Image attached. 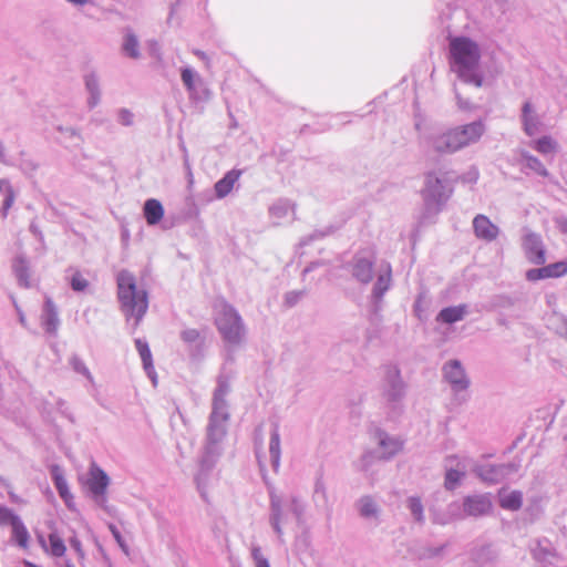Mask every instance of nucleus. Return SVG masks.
I'll return each instance as SVG.
<instances>
[{"instance_id": "obj_1", "label": "nucleus", "mask_w": 567, "mask_h": 567, "mask_svg": "<svg viewBox=\"0 0 567 567\" xmlns=\"http://www.w3.org/2000/svg\"><path fill=\"white\" fill-rule=\"evenodd\" d=\"M229 391V380L220 375L213 394L212 412L206 429V440L198 461V471L195 475L197 488L205 499L207 497L210 473L223 453V442L227 434L229 412L226 396Z\"/></svg>"}, {"instance_id": "obj_2", "label": "nucleus", "mask_w": 567, "mask_h": 567, "mask_svg": "<svg viewBox=\"0 0 567 567\" xmlns=\"http://www.w3.org/2000/svg\"><path fill=\"white\" fill-rule=\"evenodd\" d=\"M486 131L485 123L477 120L453 127H437L421 137V144L437 155H451L476 144Z\"/></svg>"}, {"instance_id": "obj_3", "label": "nucleus", "mask_w": 567, "mask_h": 567, "mask_svg": "<svg viewBox=\"0 0 567 567\" xmlns=\"http://www.w3.org/2000/svg\"><path fill=\"white\" fill-rule=\"evenodd\" d=\"M351 278L360 285H369L373 276L377 280L371 290V300L374 305L382 301L386 291L392 286V268L388 262H381L375 267V257L369 251L357 252L346 265Z\"/></svg>"}, {"instance_id": "obj_4", "label": "nucleus", "mask_w": 567, "mask_h": 567, "mask_svg": "<svg viewBox=\"0 0 567 567\" xmlns=\"http://www.w3.org/2000/svg\"><path fill=\"white\" fill-rule=\"evenodd\" d=\"M480 45L467 37H454L449 42V61L452 72L467 84L481 87L484 83L480 70Z\"/></svg>"}, {"instance_id": "obj_5", "label": "nucleus", "mask_w": 567, "mask_h": 567, "mask_svg": "<svg viewBox=\"0 0 567 567\" xmlns=\"http://www.w3.org/2000/svg\"><path fill=\"white\" fill-rule=\"evenodd\" d=\"M117 297L126 321H133L136 329L148 309V296L145 289L138 288L135 277L127 270L116 276Z\"/></svg>"}, {"instance_id": "obj_6", "label": "nucleus", "mask_w": 567, "mask_h": 567, "mask_svg": "<svg viewBox=\"0 0 567 567\" xmlns=\"http://www.w3.org/2000/svg\"><path fill=\"white\" fill-rule=\"evenodd\" d=\"M305 513L306 504L299 496L278 494L274 489L269 492V524L279 543L282 544L285 542L284 527L288 524L290 516H293L298 523H301Z\"/></svg>"}, {"instance_id": "obj_7", "label": "nucleus", "mask_w": 567, "mask_h": 567, "mask_svg": "<svg viewBox=\"0 0 567 567\" xmlns=\"http://www.w3.org/2000/svg\"><path fill=\"white\" fill-rule=\"evenodd\" d=\"M214 320L223 340L238 347L245 342L247 329L239 312L224 299L214 303Z\"/></svg>"}, {"instance_id": "obj_8", "label": "nucleus", "mask_w": 567, "mask_h": 567, "mask_svg": "<svg viewBox=\"0 0 567 567\" xmlns=\"http://www.w3.org/2000/svg\"><path fill=\"white\" fill-rule=\"evenodd\" d=\"M406 394V384L396 365L390 364L383 369L380 383L382 406L389 417H396L403 412V401Z\"/></svg>"}, {"instance_id": "obj_9", "label": "nucleus", "mask_w": 567, "mask_h": 567, "mask_svg": "<svg viewBox=\"0 0 567 567\" xmlns=\"http://www.w3.org/2000/svg\"><path fill=\"white\" fill-rule=\"evenodd\" d=\"M421 194L424 206L423 218L429 219L443 209L452 194V188L446 179L440 177L435 172H429L424 176V186Z\"/></svg>"}, {"instance_id": "obj_10", "label": "nucleus", "mask_w": 567, "mask_h": 567, "mask_svg": "<svg viewBox=\"0 0 567 567\" xmlns=\"http://www.w3.org/2000/svg\"><path fill=\"white\" fill-rule=\"evenodd\" d=\"M377 449L367 451L358 462L361 471H368L377 460H390L403 449V441L400 437L391 436L383 431L375 432Z\"/></svg>"}, {"instance_id": "obj_11", "label": "nucleus", "mask_w": 567, "mask_h": 567, "mask_svg": "<svg viewBox=\"0 0 567 567\" xmlns=\"http://www.w3.org/2000/svg\"><path fill=\"white\" fill-rule=\"evenodd\" d=\"M463 514L460 512V506L456 503H453L449 506V512L451 515L455 517H463V516H473V517H480L488 515L493 509V502L491 494H474L468 495L464 497L463 499Z\"/></svg>"}, {"instance_id": "obj_12", "label": "nucleus", "mask_w": 567, "mask_h": 567, "mask_svg": "<svg viewBox=\"0 0 567 567\" xmlns=\"http://www.w3.org/2000/svg\"><path fill=\"white\" fill-rule=\"evenodd\" d=\"M443 378L450 384L454 394L466 392L470 388L471 380L466 374L461 361L450 360L442 368Z\"/></svg>"}, {"instance_id": "obj_13", "label": "nucleus", "mask_w": 567, "mask_h": 567, "mask_svg": "<svg viewBox=\"0 0 567 567\" xmlns=\"http://www.w3.org/2000/svg\"><path fill=\"white\" fill-rule=\"evenodd\" d=\"M110 484L107 474L95 463L90 466L86 485L92 493L95 502L103 503L106 488Z\"/></svg>"}, {"instance_id": "obj_14", "label": "nucleus", "mask_w": 567, "mask_h": 567, "mask_svg": "<svg viewBox=\"0 0 567 567\" xmlns=\"http://www.w3.org/2000/svg\"><path fill=\"white\" fill-rule=\"evenodd\" d=\"M523 249L526 258L534 265H543L546 261L545 248L542 238L534 233H527L523 238Z\"/></svg>"}, {"instance_id": "obj_15", "label": "nucleus", "mask_w": 567, "mask_h": 567, "mask_svg": "<svg viewBox=\"0 0 567 567\" xmlns=\"http://www.w3.org/2000/svg\"><path fill=\"white\" fill-rule=\"evenodd\" d=\"M520 121L523 131L528 136L538 134L543 128L542 117L537 113L536 107L529 101H526L523 104Z\"/></svg>"}, {"instance_id": "obj_16", "label": "nucleus", "mask_w": 567, "mask_h": 567, "mask_svg": "<svg viewBox=\"0 0 567 567\" xmlns=\"http://www.w3.org/2000/svg\"><path fill=\"white\" fill-rule=\"evenodd\" d=\"M474 234L478 239L493 241L499 234V228L485 215H477L473 219Z\"/></svg>"}, {"instance_id": "obj_17", "label": "nucleus", "mask_w": 567, "mask_h": 567, "mask_svg": "<svg viewBox=\"0 0 567 567\" xmlns=\"http://www.w3.org/2000/svg\"><path fill=\"white\" fill-rule=\"evenodd\" d=\"M509 467L506 465L483 464L475 468L476 475L486 483L495 484L501 482L508 473Z\"/></svg>"}, {"instance_id": "obj_18", "label": "nucleus", "mask_w": 567, "mask_h": 567, "mask_svg": "<svg viewBox=\"0 0 567 567\" xmlns=\"http://www.w3.org/2000/svg\"><path fill=\"white\" fill-rule=\"evenodd\" d=\"M41 324L50 334H55L60 324L56 307L50 297H45L41 315Z\"/></svg>"}, {"instance_id": "obj_19", "label": "nucleus", "mask_w": 567, "mask_h": 567, "mask_svg": "<svg viewBox=\"0 0 567 567\" xmlns=\"http://www.w3.org/2000/svg\"><path fill=\"white\" fill-rule=\"evenodd\" d=\"M268 213L274 223L280 225L290 215L295 216V204L289 199L280 198L269 207Z\"/></svg>"}, {"instance_id": "obj_20", "label": "nucleus", "mask_w": 567, "mask_h": 567, "mask_svg": "<svg viewBox=\"0 0 567 567\" xmlns=\"http://www.w3.org/2000/svg\"><path fill=\"white\" fill-rule=\"evenodd\" d=\"M241 176V171L239 169H230L228 171L223 178L214 185L215 196L218 199H223L228 196L235 184L239 181Z\"/></svg>"}, {"instance_id": "obj_21", "label": "nucleus", "mask_w": 567, "mask_h": 567, "mask_svg": "<svg viewBox=\"0 0 567 567\" xmlns=\"http://www.w3.org/2000/svg\"><path fill=\"white\" fill-rule=\"evenodd\" d=\"M136 350L138 351V354L143 362V368L148 375V378L152 380L153 384L156 385L157 382V375L153 365V358L152 353L148 347V343L145 340L136 339L135 340Z\"/></svg>"}, {"instance_id": "obj_22", "label": "nucleus", "mask_w": 567, "mask_h": 567, "mask_svg": "<svg viewBox=\"0 0 567 567\" xmlns=\"http://www.w3.org/2000/svg\"><path fill=\"white\" fill-rule=\"evenodd\" d=\"M533 557L545 564H551L555 558V550L548 539H537L530 545Z\"/></svg>"}, {"instance_id": "obj_23", "label": "nucleus", "mask_w": 567, "mask_h": 567, "mask_svg": "<svg viewBox=\"0 0 567 567\" xmlns=\"http://www.w3.org/2000/svg\"><path fill=\"white\" fill-rule=\"evenodd\" d=\"M269 456L275 472L279 471L281 457V440L278 424H274L269 437Z\"/></svg>"}, {"instance_id": "obj_24", "label": "nucleus", "mask_w": 567, "mask_h": 567, "mask_svg": "<svg viewBox=\"0 0 567 567\" xmlns=\"http://www.w3.org/2000/svg\"><path fill=\"white\" fill-rule=\"evenodd\" d=\"M498 503L503 509L518 511L523 505V494L519 491L502 488L498 492Z\"/></svg>"}, {"instance_id": "obj_25", "label": "nucleus", "mask_w": 567, "mask_h": 567, "mask_svg": "<svg viewBox=\"0 0 567 567\" xmlns=\"http://www.w3.org/2000/svg\"><path fill=\"white\" fill-rule=\"evenodd\" d=\"M355 508L359 512L360 516L364 519H374L377 520L380 515V506L378 503L369 495L360 497L355 502Z\"/></svg>"}, {"instance_id": "obj_26", "label": "nucleus", "mask_w": 567, "mask_h": 567, "mask_svg": "<svg viewBox=\"0 0 567 567\" xmlns=\"http://www.w3.org/2000/svg\"><path fill=\"white\" fill-rule=\"evenodd\" d=\"M38 539L42 548L51 556L62 557L65 554L66 547L64 542L56 533H51L48 537V542L41 535Z\"/></svg>"}, {"instance_id": "obj_27", "label": "nucleus", "mask_w": 567, "mask_h": 567, "mask_svg": "<svg viewBox=\"0 0 567 567\" xmlns=\"http://www.w3.org/2000/svg\"><path fill=\"white\" fill-rule=\"evenodd\" d=\"M85 89L89 93L87 106L94 109L101 101L100 81L96 74L90 73L84 78Z\"/></svg>"}, {"instance_id": "obj_28", "label": "nucleus", "mask_w": 567, "mask_h": 567, "mask_svg": "<svg viewBox=\"0 0 567 567\" xmlns=\"http://www.w3.org/2000/svg\"><path fill=\"white\" fill-rule=\"evenodd\" d=\"M146 223L151 226L156 225L164 216V208L159 200L151 198L144 203L143 207Z\"/></svg>"}, {"instance_id": "obj_29", "label": "nucleus", "mask_w": 567, "mask_h": 567, "mask_svg": "<svg viewBox=\"0 0 567 567\" xmlns=\"http://www.w3.org/2000/svg\"><path fill=\"white\" fill-rule=\"evenodd\" d=\"M467 313V307L465 305L453 306L442 309L436 320L443 323H454L464 319Z\"/></svg>"}, {"instance_id": "obj_30", "label": "nucleus", "mask_w": 567, "mask_h": 567, "mask_svg": "<svg viewBox=\"0 0 567 567\" xmlns=\"http://www.w3.org/2000/svg\"><path fill=\"white\" fill-rule=\"evenodd\" d=\"M51 475L60 497L65 502L66 506H70V502L72 501V494L69 489L68 482L60 467H52Z\"/></svg>"}, {"instance_id": "obj_31", "label": "nucleus", "mask_w": 567, "mask_h": 567, "mask_svg": "<svg viewBox=\"0 0 567 567\" xmlns=\"http://www.w3.org/2000/svg\"><path fill=\"white\" fill-rule=\"evenodd\" d=\"M11 538L21 548L29 546L30 535L21 518H16L11 525Z\"/></svg>"}, {"instance_id": "obj_32", "label": "nucleus", "mask_w": 567, "mask_h": 567, "mask_svg": "<svg viewBox=\"0 0 567 567\" xmlns=\"http://www.w3.org/2000/svg\"><path fill=\"white\" fill-rule=\"evenodd\" d=\"M138 48L140 43L136 35L131 30H126L122 44L123 52L132 59H138L141 56Z\"/></svg>"}, {"instance_id": "obj_33", "label": "nucleus", "mask_w": 567, "mask_h": 567, "mask_svg": "<svg viewBox=\"0 0 567 567\" xmlns=\"http://www.w3.org/2000/svg\"><path fill=\"white\" fill-rule=\"evenodd\" d=\"M13 271L19 284L23 287L30 286L29 266L24 258L18 257L13 262Z\"/></svg>"}, {"instance_id": "obj_34", "label": "nucleus", "mask_w": 567, "mask_h": 567, "mask_svg": "<svg viewBox=\"0 0 567 567\" xmlns=\"http://www.w3.org/2000/svg\"><path fill=\"white\" fill-rule=\"evenodd\" d=\"M530 146L543 155L553 154L557 151V143L550 136H543L534 142Z\"/></svg>"}, {"instance_id": "obj_35", "label": "nucleus", "mask_w": 567, "mask_h": 567, "mask_svg": "<svg viewBox=\"0 0 567 567\" xmlns=\"http://www.w3.org/2000/svg\"><path fill=\"white\" fill-rule=\"evenodd\" d=\"M465 476V466L458 468H447L445 474V488L453 491L461 483L463 477Z\"/></svg>"}, {"instance_id": "obj_36", "label": "nucleus", "mask_w": 567, "mask_h": 567, "mask_svg": "<svg viewBox=\"0 0 567 567\" xmlns=\"http://www.w3.org/2000/svg\"><path fill=\"white\" fill-rule=\"evenodd\" d=\"M522 158H523L525 168L533 171L534 173H536L539 176L545 177L548 175V171L546 169V167L543 165V163L537 157L529 155L527 153H523Z\"/></svg>"}, {"instance_id": "obj_37", "label": "nucleus", "mask_w": 567, "mask_h": 567, "mask_svg": "<svg viewBox=\"0 0 567 567\" xmlns=\"http://www.w3.org/2000/svg\"><path fill=\"white\" fill-rule=\"evenodd\" d=\"M406 507L417 523L424 522V508L422 502L416 496H411L406 499Z\"/></svg>"}, {"instance_id": "obj_38", "label": "nucleus", "mask_w": 567, "mask_h": 567, "mask_svg": "<svg viewBox=\"0 0 567 567\" xmlns=\"http://www.w3.org/2000/svg\"><path fill=\"white\" fill-rule=\"evenodd\" d=\"M56 131L60 133L64 142H70L72 145H79L82 142L80 132L72 126H58Z\"/></svg>"}, {"instance_id": "obj_39", "label": "nucleus", "mask_w": 567, "mask_h": 567, "mask_svg": "<svg viewBox=\"0 0 567 567\" xmlns=\"http://www.w3.org/2000/svg\"><path fill=\"white\" fill-rule=\"evenodd\" d=\"M69 362L76 373L82 374L91 384H94L92 373L90 372L89 368L85 365L84 361L80 357L72 355Z\"/></svg>"}, {"instance_id": "obj_40", "label": "nucleus", "mask_w": 567, "mask_h": 567, "mask_svg": "<svg viewBox=\"0 0 567 567\" xmlns=\"http://www.w3.org/2000/svg\"><path fill=\"white\" fill-rule=\"evenodd\" d=\"M181 78L190 95L195 94V84L199 81L197 73L190 68H184L181 72Z\"/></svg>"}, {"instance_id": "obj_41", "label": "nucleus", "mask_w": 567, "mask_h": 567, "mask_svg": "<svg viewBox=\"0 0 567 567\" xmlns=\"http://www.w3.org/2000/svg\"><path fill=\"white\" fill-rule=\"evenodd\" d=\"M547 278H558L567 274V262L558 261L544 267Z\"/></svg>"}, {"instance_id": "obj_42", "label": "nucleus", "mask_w": 567, "mask_h": 567, "mask_svg": "<svg viewBox=\"0 0 567 567\" xmlns=\"http://www.w3.org/2000/svg\"><path fill=\"white\" fill-rule=\"evenodd\" d=\"M313 502L322 503V505L328 506V492L326 484L322 480H317L313 488Z\"/></svg>"}, {"instance_id": "obj_43", "label": "nucleus", "mask_w": 567, "mask_h": 567, "mask_svg": "<svg viewBox=\"0 0 567 567\" xmlns=\"http://www.w3.org/2000/svg\"><path fill=\"white\" fill-rule=\"evenodd\" d=\"M71 288L76 292H82L89 287V281L82 276L79 270H73L70 277Z\"/></svg>"}, {"instance_id": "obj_44", "label": "nucleus", "mask_w": 567, "mask_h": 567, "mask_svg": "<svg viewBox=\"0 0 567 567\" xmlns=\"http://www.w3.org/2000/svg\"><path fill=\"white\" fill-rule=\"evenodd\" d=\"M251 557L255 563V567H270L268 559L264 556L261 551V547L259 545L252 544L251 548Z\"/></svg>"}, {"instance_id": "obj_45", "label": "nucleus", "mask_w": 567, "mask_h": 567, "mask_svg": "<svg viewBox=\"0 0 567 567\" xmlns=\"http://www.w3.org/2000/svg\"><path fill=\"white\" fill-rule=\"evenodd\" d=\"M16 518H20L10 508L0 505V526L12 525Z\"/></svg>"}, {"instance_id": "obj_46", "label": "nucleus", "mask_w": 567, "mask_h": 567, "mask_svg": "<svg viewBox=\"0 0 567 567\" xmlns=\"http://www.w3.org/2000/svg\"><path fill=\"white\" fill-rule=\"evenodd\" d=\"M117 122L124 126H131L134 123V114L127 109L117 111Z\"/></svg>"}, {"instance_id": "obj_47", "label": "nucleus", "mask_w": 567, "mask_h": 567, "mask_svg": "<svg viewBox=\"0 0 567 567\" xmlns=\"http://www.w3.org/2000/svg\"><path fill=\"white\" fill-rule=\"evenodd\" d=\"M303 296H305V291H302V290L289 291L285 296V302L287 306L293 307L295 305H297L299 302V300H301V298Z\"/></svg>"}, {"instance_id": "obj_48", "label": "nucleus", "mask_w": 567, "mask_h": 567, "mask_svg": "<svg viewBox=\"0 0 567 567\" xmlns=\"http://www.w3.org/2000/svg\"><path fill=\"white\" fill-rule=\"evenodd\" d=\"M526 279L529 281H537L542 279H547L545 268H534L526 271Z\"/></svg>"}, {"instance_id": "obj_49", "label": "nucleus", "mask_w": 567, "mask_h": 567, "mask_svg": "<svg viewBox=\"0 0 567 567\" xmlns=\"http://www.w3.org/2000/svg\"><path fill=\"white\" fill-rule=\"evenodd\" d=\"M199 337V332L196 329H186L181 333L182 340L189 344L196 343Z\"/></svg>"}, {"instance_id": "obj_50", "label": "nucleus", "mask_w": 567, "mask_h": 567, "mask_svg": "<svg viewBox=\"0 0 567 567\" xmlns=\"http://www.w3.org/2000/svg\"><path fill=\"white\" fill-rule=\"evenodd\" d=\"M110 530H111L113 537L115 538L116 543L118 544V546L122 548V550L125 554H127L128 553V546L124 542L120 530L114 525H110Z\"/></svg>"}, {"instance_id": "obj_51", "label": "nucleus", "mask_w": 567, "mask_h": 567, "mask_svg": "<svg viewBox=\"0 0 567 567\" xmlns=\"http://www.w3.org/2000/svg\"><path fill=\"white\" fill-rule=\"evenodd\" d=\"M324 236H326V233L316 230L311 235H309L308 237L302 238L300 244L301 245H308L311 240H315V239H318V238H322Z\"/></svg>"}, {"instance_id": "obj_52", "label": "nucleus", "mask_w": 567, "mask_h": 567, "mask_svg": "<svg viewBox=\"0 0 567 567\" xmlns=\"http://www.w3.org/2000/svg\"><path fill=\"white\" fill-rule=\"evenodd\" d=\"M457 105L461 110H470L472 107L471 103L467 100H463L460 94L456 92Z\"/></svg>"}, {"instance_id": "obj_53", "label": "nucleus", "mask_w": 567, "mask_h": 567, "mask_svg": "<svg viewBox=\"0 0 567 567\" xmlns=\"http://www.w3.org/2000/svg\"><path fill=\"white\" fill-rule=\"evenodd\" d=\"M22 167L25 172H34L38 168V164L33 161H23Z\"/></svg>"}, {"instance_id": "obj_54", "label": "nucleus", "mask_w": 567, "mask_h": 567, "mask_svg": "<svg viewBox=\"0 0 567 567\" xmlns=\"http://www.w3.org/2000/svg\"><path fill=\"white\" fill-rule=\"evenodd\" d=\"M70 545L71 547L76 551L79 553L80 555H82V546H81V542L76 538V537H72L70 539Z\"/></svg>"}, {"instance_id": "obj_55", "label": "nucleus", "mask_w": 567, "mask_h": 567, "mask_svg": "<svg viewBox=\"0 0 567 567\" xmlns=\"http://www.w3.org/2000/svg\"><path fill=\"white\" fill-rule=\"evenodd\" d=\"M65 1L74 7H84L89 3H91V0H65Z\"/></svg>"}, {"instance_id": "obj_56", "label": "nucleus", "mask_w": 567, "mask_h": 567, "mask_svg": "<svg viewBox=\"0 0 567 567\" xmlns=\"http://www.w3.org/2000/svg\"><path fill=\"white\" fill-rule=\"evenodd\" d=\"M9 496H10L11 502H13V503H20L21 502V499L14 493H12V492H9Z\"/></svg>"}, {"instance_id": "obj_57", "label": "nucleus", "mask_w": 567, "mask_h": 567, "mask_svg": "<svg viewBox=\"0 0 567 567\" xmlns=\"http://www.w3.org/2000/svg\"><path fill=\"white\" fill-rule=\"evenodd\" d=\"M195 54H196L199 59H202V60H206V59H207L206 53H205V52H203V51H195Z\"/></svg>"}, {"instance_id": "obj_58", "label": "nucleus", "mask_w": 567, "mask_h": 567, "mask_svg": "<svg viewBox=\"0 0 567 567\" xmlns=\"http://www.w3.org/2000/svg\"><path fill=\"white\" fill-rule=\"evenodd\" d=\"M19 321L21 324L25 326V317L22 311L19 310Z\"/></svg>"}, {"instance_id": "obj_59", "label": "nucleus", "mask_w": 567, "mask_h": 567, "mask_svg": "<svg viewBox=\"0 0 567 567\" xmlns=\"http://www.w3.org/2000/svg\"><path fill=\"white\" fill-rule=\"evenodd\" d=\"M315 266H317V264H312L309 267L305 268L303 275H306L308 271L312 270Z\"/></svg>"}, {"instance_id": "obj_60", "label": "nucleus", "mask_w": 567, "mask_h": 567, "mask_svg": "<svg viewBox=\"0 0 567 567\" xmlns=\"http://www.w3.org/2000/svg\"><path fill=\"white\" fill-rule=\"evenodd\" d=\"M258 462H259V466H260V468L262 470L265 465H264L262 460H261L259 456H258Z\"/></svg>"}, {"instance_id": "obj_61", "label": "nucleus", "mask_w": 567, "mask_h": 567, "mask_svg": "<svg viewBox=\"0 0 567 567\" xmlns=\"http://www.w3.org/2000/svg\"><path fill=\"white\" fill-rule=\"evenodd\" d=\"M0 485H2V486H4V487H7V486H8V484H7V483L4 482V480H3V478H1V477H0Z\"/></svg>"}, {"instance_id": "obj_62", "label": "nucleus", "mask_w": 567, "mask_h": 567, "mask_svg": "<svg viewBox=\"0 0 567 567\" xmlns=\"http://www.w3.org/2000/svg\"><path fill=\"white\" fill-rule=\"evenodd\" d=\"M3 151H4V150H3L2 143L0 142V156H2V155H3Z\"/></svg>"}, {"instance_id": "obj_63", "label": "nucleus", "mask_w": 567, "mask_h": 567, "mask_svg": "<svg viewBox=\"0 0 567 567\" xmlns=\"http://www.w3.org/2000/svg\"><path fill=\"white\" fill-rule=\"evenodd\" d=\"M474 181L477 179V172L474 173V177H473Z\"/></svg>"}, {"instance_id": "obj_64", "label": "nucleus", "mask_w": 567, "mask_h": 567, "mask_svg": "<svg viewBox=\"0 0 567 567\" xmlns=\"http://www.w3.org/2000/svg\"><path fill=\"white\" fill-rule=\"evenodd\" d=\"M66 567H73L72 565H68Z\"/></svg>"}]
</instances>
